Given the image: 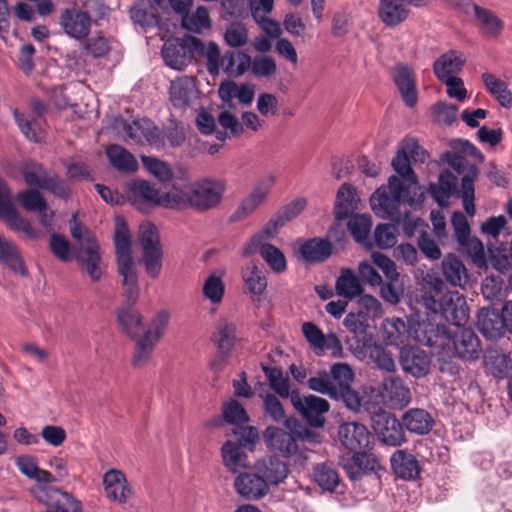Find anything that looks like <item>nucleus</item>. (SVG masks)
Here are the masks:
<instances>
[{
  "label": "nucleus",
  "mask_w": 512,
  "mask_h": 512,
  "mask_svg": "<svg viewBox=\"0 0 512 512\" xmlns=\"http://www.w3.org/2000/svg\"><path fill=\"white\" fill-rule=\"evenodd\" d=\"M416 161V139L405 138L399 146L392 167L395 175L381 185L370 197V205L374 214L381 219L403 224V232L412 237L416 232V202L412 195V186L416 184V174L411 162Z\"/></svg>",
  "instance_id": "1"
},
{
  "label": "nucleus",
  "mask_w": 512,
  "mask_h": 512,
  "mask_svg": "<svg viewBox=\"0 0 512 512\" xmlns=\"http://www.w3.org/2000/svg\"><path fill=\"white\" fill-rule=\"evenodd\" d=\"M117 321L123 333L132 339H136V348L132 359L133 366H144L151 358L156 343L160 340L168 326V313H158L143 336H140L141 316L133 307L126 306L120 308L117 311Z\"/></svg>",
  "instance_id": "2"
},
{
  "label": "nucleus",
  "mask_w": 512,
  "mask_h": 512,
  "mask_svg": "<svg viewBox=\"0 0 512 512\" xmlns=\"http://www.w3.org/2000/svg\"><path fill=\"white\" fill-rule=\"evenodd\" d=\"M418 344L431 349L430 355L418 349V378L429 372L433 356L439 362L447 363L450 352L445 347L451 344V331L443 323V317L439 313L428 311L426 319H418Z\"/></svg>",
  "instance_id": "3"
},
{
  "label": "nucleus",
  "mask_w": 512,
  "mask_h": 512,
  "mask_svg": "<svg viewBox=\"0 0 512 512\" xmlns=\"http://www.w3.org/2000/svg\"><path fill=\"white\" fill-rule=\"evenodd\" d=\"M338 436L341 444L353 453L355 467L347 468V474L352 480L361 478L366 471L374 470L377 461L373 455L365 452L370 447L372 436L363 424L343 423L339 426Z\"/></svg>",
  "instance_id": "4"
},
{
  "label": "nucleus",
  "mask_w": 512,
  "mask_h": 512,
  "mask_svg": "<svg viewBox=\"0 0 512 512\" xmlns=\"http://www.w3.org/2000/svg\"><path fill=\"white\" fill-rule=\"evenodd\" d=\"M70 232L73 239L77 241L75 257L81 269L92 281H99L102 276L99 245L90 231L79 222L76 213L70 220Z\"/></svg>",
  "instance_id": "5"
},
{
  "label": "nucleus",
  "mask_w": 512,
  "mask_h": 512,
  "mask_svg": "<svg viewBox=\"0 0 512 512\" xmlns=\"http://www.w3.org/2000/svg\"><path fill=\"white\" fill-rule=\"evenodd\" d=\"M138 239L142 250L141 263L145 273L151 279H157L163 268L164 251L157 227L144 222L139 227Z\"/></svg>",
  "instance_id": "6"
},
{
  "label": "nucleus",
  "mask_w": 512,
  "mask_h": 512,
  "mask_svg": "<svg viewBox=\"0 0 512 512\" xmlns=\"http://www.w3.org/2000/svg\"><path fill=\"white\" fill-rule=\"evenodd\" d=\"M225 179L205 177L191 183L192 208L199 212H206L217 208L226 192Z\"/></svg>",
  "instance_id": "7"
},
{
  "label": "nucleus",
  "mask_w": 512,
  "mask_h": 512,
  "mask_svg": "<svg viewBox=\"0 0 512 512\" xmlns=\"http://www.w3.org/2000/svg\"><path fill=\"white\" fill-rule=\"evenodd\" d=\"M366 410L371 414L372 428L379 439L390 446H398L404 440V431L399 420L378 404L367 403Z\"/></svg>",
  "instance_id": "8"
},
{
  "label": "nucleus",
  "mask_w": 512,
  "mask_h": 512,
  "mask_svg": "<svg viewBox=\"0 0 512 512\" xmlns=\"http://www.w3.org/2000/svg\"><path fill=\"white\" fill-rule=\"evenodd\" d=\"M0 219L12 231L22 233L26 238L35 240L39 233L32 227L30 221L22 216L13 204L12 195L7 183L0 177Z\"/></svg>",
  "instance_id": "9"
},
{
  "label": "nucleus",
  "mask_w": 512,
  "mask_h": 512,
  "mask_svg": "<svg viewBox=\"0 0 512 512\" xmlns=\"http://www.w3.org/2000/svg\"><path fill=\"white\" fill-rule=\"evenodd\" d=\"M311 435H295L278 427H268L264 432V442L270 451L277 452L284 458L301 457L300 444Z\"/></svg>",
  "instance_id": "10"
},
{
  "label": "nucleus",
  "mask_w": 512,
  "mask_h": 512,
  "mask_svg": "<svg viewBox=\"0 0 512 512\" xmlns=\"http://www.w3.org/2000/svg\"><path fill=\"white\" fill-rule=\"evenodd\" d=\"M409 401V389L399 378L392 377L384 379L378 390L372 391V395L367 397V403L383 404L392 409H402Z\"/></svg>",
  "instance_id": "11"
},
{
  "label": "nucleus",
  "mask_w": 512,
  "mask_h": 512,
  "mask_svg": "<svg viewBox=\"0 0 512 512\" xmlns=\"http://www.w3.org/2000/svg\"><path fill=\"white\" fill-rule=\"evenodd\" d=\"M302 333L310 348L317 356H323L327 351L332 358L344 356L341 340L334 333L324 334L322 330L312 322L302 324Z\"/></svg>",
  "instance_id": "12"
},
{
  "label": "nucleus",
  "mask_w": 512,
  "mask_h": 512,
  "mask_svg": "<svg viewBox=\"0 0 512 512\" xmlns=\"http://www.w3.org/2000/svg\"><path fill=\"white\" fill-rule=\"evenodd\" d=\"M291 404L312 427H322L325 422L324 414L329 411L327 400L315 396H302L298 390L291 392Z\"/></svg>",
  "instance_id": "13"
},
{
  "label": "nucleus",
  "mask_w": 512,
  "mask_h": 512,
  "mask_svg": "<svg viewBox=\"0 0 512 512\" xmlns=\"http://www.w3.org/2000/svg\"><path fill=\"white\" fill-rule=\"evenodd\" d=\"M450 353L447 355V362L452 357L466 361H474L480 357L482 347L476 333L471 329H461L456 333L451 332V344L445 347Z\"/></svg>",
  "instance_id": "14"
},
{
  "label": "nucleus",
  "mask_w": 512,
  "mask_h": 512,
  "mask_svg": "<svg viewBox=\"0 0 512 512\" xmlns=\"http://www.w3.org/2000/svg\"><path fill=\"white\" fill-rule=\"evenodd\" d=\"M92 19L90 15L78 8H66L59 16V25L70 38L85 40L90 33Z\"/></svg>",
  "instance_id": "15"
},
{
  "label": "nucleus",
  "mask_w": 512,
  "mask_h": 512,
  "mask_svg": "<svg viewBox=\"0 0 512 512\" xmlns=\"http://www.w3.org/2000/svg\"><path fill=\"white\" fill-rule=\"evenodd\" d=\"M128 200L142 212H146L148 206H161L159 190L142 179H134L128 183Z\"/></svg>",
  "instance_id": "16"
},
{
  "label": "nucleus",
  "mask_w": 512,
  "mask_h": 512,
  "mask_svg": "<svg viewBox=\"0 0 512 512\" xmlns=\"http://www.w3.org/2000/svg\"><path fill=\"white\" fill-rule=\"evenodd\" d=\"M427 311L439 313L445 321L460 327L465 324L469 318L468 309L463 299L457 297L454 302L453 297L444 298V301H436L434 299L427 300Z\"/></svg>",
  "instance_id": "17"
},
{
  "label": "nucleus",
  "mask_w": 512,
  "mask_h": 512,
  "mask_svg": "<svg viewBox=\"0 0 512 512\" xmlns=\"http://www.w3.org/2000/svg\"><path fill=\"white\" fill-rule=\"evenodd\" d=\"M354 355L360 359H370L376 366L386 372H393L395 370V363L392 355L382 345L373 342L372 338H365L363 341H358L357 346L354 348Z\"/></svg>",
  "instance_id": "18"
},
{
  "label": "nucleus",
  "mask_w": 512,
  "mask_h": 512,
  "mask_svg": "<svg viewBox=\"0 0 512 512\" xmlns=\"http://www.w3.org/2000/svg\"><path fill=\"white\" fill-rule=\"evenodd\" d=\"M234 488L237 494L246 500H259L266 496L269 487L258 472L239 473L234 480Z\"/></svg>",
  "instance_id": "19"
},
{
  "label": "nucleus",
  "mask_w": 512,
  "mask_h": 512,
  "mask_svg": "<svg viewBox=\"0 0 512 512\" xmlns=\"http://www.w3.org/2000/svg\"><path fill=\"white\" fill-rule=\"evenodd\" d=\"M466 58L460 51L449 50L442 54L433 65V71L439 81L455 82V77L465 65Z\"/></svg>",
  "instance_id": "20"
},
{
  "label": "nucleus",
  "mask_w": 512,
  "mask_h": 512,
  "mask_svg": "<svg viewBox=\"0 0 512 512\" xmlns=\"http://www.w3.org/2000/svg\"><path fill=\"white\" fill-rule=\"evenodd\" d=\"M274 181V177H270L265 185L259 184L254 187L252 191L242 199L239 206L231 215V220L234 222L242 221L254 213L265 202Z\"/></svg>",
  "instance_id": "21"
},
{
  "label": "nucleus",
  "mask_w": 512,
  "mask_h": 512,
  "mask_svg": "<svg viewBox=\"0 0 512 512\" xmlns=\"http://www.w3.org/2000/svg\"><path fill=\"white\" fill-rule=\"evenodd\" d=\"M393 81L405 105L413 108L416 105V82L413 68L397 63L394 66Z\"/></svg>",
  "instance_id": "22"
},
{
  "label": "nucleus",
  "mask_w": 512,
  "mask_h": 512,
  "mask_svg": "<svg viewBox=\"0 0 512 512\" xmlns=\"http://www.w3.org/2000/svg\"><path fill=\"white\" fill-rule=\"evenodd\" d=\"M192 46L179 39L167 41L161 50L165 64L175 70L184 69L192 60Z\"/></svg>",
  "instance_id": "23"
},
{
  "label": "nucleus",
  "mask_w": 512,
  "mask_h": 512,
  "mask_svg": "<svg viewBox=\"0 0 512 512\" xmlns=\"http://www.w3.org/2000/svg\"><path fill=\"white\" fill-rule=\"evenodd\" d=\"M123 129L127 137L137 144L158 145L160 142L159 130L149 119L142 118L125 123Z\"/></svg>",
  "instance_id": "24"
},
{
  "label": "nucleus",
  "mask_w": 512,
  "mask_h": 512,
  "mask_svg": "<svg viewBox=\"0 0 512 512\" xmlns=\"http://www.w3.org/2000/svg\"><path fill=\"white\" fill-rule=\"evenodd\" d=\"M197 93L194 78L182 76L171 82L169 97L174 107L184 109L196 99Z\"/></svg>",
  "instance_id": "25"
},
{
  "label": "nucleus",
  "mask_w": 512,
  "mask_h": 512,
  "mask_svg": "<svg viewBox=\"0 0 512 512\" xmlns=\"http://www.w3.org/2000/svg\"><path fill=\"white\" fill-rule=\"evenodd\" d=\"M103 486L107 498L120 504L126 503L132 494L126 477L120 470L107 471L103 476Z\"/></svg>",
  "instance_id": "26"
},
{
  "label": "nucleus",
  "mask_w": 512,
  "mask_h": 512,
  "mask_svg": "<svg viewBox=\"0 0 512 512\" xmlns=\"http://www.w3.org/2000/svg\"><path fill=\"white\" fill-rule=\"evenodd\" d=\"M413 0H379L378 16L389 27L404 22L410 12L409 6Z\"/></svg>",
  "instance_id": "27"
},
{
  "label": "nucleus",
  "mask_w": 512,
  "mask_h": 512,
  "mask_svg": "<svg viewBox=\"0 0 512 512\" xmlns=\"http://www.w3.org/2000/svg\"><path fill=\"white\" fill-rule=\"evenodd\" d=\"M255 471L265 479L268 487L279 485L288 476L289 469L286 463L276 456H266L255 463Z\"/></svg>",
  "instance_id": "28"
},
{
  "label": "nucleus",
  "mask_w": 512,
  "mask_h": 512,
  "mask_svg": "<svg viewBox=\"0 0 512 512\" xmlns=\"http://www.w3.org/2000/svg\"><path fill=\"white\" fill-rule=\"evenodd\" d=\"M114 245L117 259V267L136 264L132 256L131 235L120 217L115 220Z\"/></svg>",
  "instance_id": "29"
},
{
  "label": "nucleus",
  "mask_w": 512,
  "mask_h": 512,
  "mask_svg": "<svg viewBox=\"0 0 512 512\" xmlns=\"http://www.w3.org/2000/svg\"><path fill=\"white\" fill-rule=\"evenodd\" d=\"M31 495L40 503L49 507L72 504L74 510L78 507V500L70 493L49 485H34L30 488Z\"/></svg>",
  "instance_id": "30"
},
{
  "label": "nucleus",
  "mask_w": 512,
  "mask_h": 512,
  "mask_svg": "<svg viewBox=\"0 0 512 512\" xmlns=\"http://www.w3.org/2000/svg\"><path fill=\"white\" fill-rule=\"evenodd\" d=\"M477 327L484 337L490 340L502 338L506 332L501 315L495 309L481 308L477 315Z\"/></svg>",
  "instance_id": "31"
},
{
  "label": "nucleus",
  "mask_w": 512,
  "mask_h": 512,
  "mask_svg": "<svg viewBox=\"0 0 512 512\" xmlns=\"http://www.w3.org/2000/svg\"><path fill=\"white\" fill-rule=\"evenodd\" d=\"M190 42L193 50L206 60V69L209 75L212 77L218 76L222 64V55L218 45L213 41L205 44L197 37H191Z\"/></svg>",
  "instance_id": "32"
},
{
  "label": "nucleus",
  "mask_w": 512,
  "mask_h": 512,
  "mask_svg": "<svg viewBox=\"0 0 512 512\" xmlns=\"http://www.w3.org/2000/svg\"><path fill=\"white\" fill-rule=\"evenodd\" d=\"M456 188V176L449 170H445L439 174L438 183L430 185V193L440 207L446 208L450 205V197L456 191Z\"/></svg>",
  "instance_id": "33"
},
{
  "label": "nucleus",
  "mask_w": 512,
  "mask_h": 512,
  "mask_svg": "<svg viewBox=\"0 0 512 512\" xmlns=\"http://www.w3.org/2000/svg\"><path fill=\"white\" fill-rule=\"evenodd\" d=\"M355 189L348 183H343L337 191L334 205V216L338 221L344 220L357 208Z\"/></svg>",
  "instance_id": "34"
},
{
  "label": "nucleus",
  "mask_w": 512,
  "mask_h": 512,
  "mask_svg": "<svg viewBox=\"0 0 512 512\" xmlns=\"http://www.w3.org/2000/svg\"><path fill=\"white\" fill-rule=\"evenodd\" d=\"M300 254L306 262H323L331 256L332 245L326 239L312 238L300 246Z\"/></svg>",
  "instance_id": "35"
},
{
  "label": "nucleus",
  "mask_w": 512,
  "mask_h": 512,
  "mask_svg": "<svg viewBox=\"0 0 512 512\" xmlns=\"http://www.w3.org/2000/svg\"><path fill=\"white\" fill-rule=\"evenodd\" d=\"M0 263L21 276L27 275V269L16 245L0 234Z\"/></svg>",
  "instance_id": "36"
},
{
  "label": "nucleus",
  "mask_w": 512,
  "mask_h": 512,
  "mask_svg": "<svg viewBox=\"0 0 512 512\" xmlns=\"http://www.w3.org/2000/svg\"><path fill=\"white\" fill-rule=\"evenodd\" d=\"M221 63L228 77H239L250 68L251 57L243 51L228 50L222 55Z\"/></svg>",
  "instance_id": "37"
},
{
  "label": "nucleus",
  "mask_w": 512,
  "mask_h": 512,
  "mask_svg": "<svg viewBox=\"0 0 512 512\" xmlns=\"http://www.w3.org/2000/svg\"><path fill=\"white\" fill-rule=\"evenodd\" d=\"M381 329L387 345L400 347L409 338V330L405 322L397 317L384 320Z\"/></svg>",
  "instance_id": "38"
},
{
  "label": "nucleus",
  "mask_w": 512,
  "mask_h": 512,
  "mask_svg": "<svg viewBox=\"0 0 512 512\" xmlns=\"http://www.w3.org/2000/svg\"><path fill=\"white\" fill-rule=\"evenodd\" d=\"M119 275L122 277L123 296L126 306L133 307L139 297L138 273L136 264L117 267Z\"/></svg>",
  "instance_id": "39"
},
{
  "label": "nucleus",
  "mask_w": 512,
  "mask_h": 512,
  "mask_svg": "<svg viewBox=\"0 0 512 512\" xmlns=\"http://www.w3.org/2000/svg\"><path fill=\"white\" fill-rule=\"evenodd\" d=\"M110 164L121 172L132 173L138 168V163L132 153L118 144H111L106 149Z\"/></svg>",
  "instance_id": "40"
},
{
  "label": "nucleus",
  "mask_w": 512,
  "mask_h": 512,
  "mask_svg": "<svg viewBox=\"0 0 512 512\" xmlns=\"http://www.w3.org/2000/svg\"><path fill=\"white\" fill-rule=\"evenodd\" d=\"M13 116L23 135L34 142H41L45 137V119L27 117L18 110H14Z\"/></svg>",
  "instance_id": "41"
},
{
  "label": "nucleus",
  "mask_w": 512,
  "mask_h": 512,
  "mask_svg": "<svg viewBox=\"0 0 512 512\" xmlns=\"http://www.w3.org/2000/svg\"><path fill=\"white\" fill-rule=\"evenodd\" d=\"M336 294L347 300H352L363 293L360 279L354 275L351 269L343 268L335 284Z\"/></svg>",
  "instance_id": "42"
},
{
  "label": "nucleus",
  "mask_w": 512,
  "mask_h": 512,
  "mask_svg": "<svg viewBox=\"0 0 512 512\" xmlns=\"http://www.w3.org/2000/svg\"><path fill=\"white\" fill-rule=\"evenodd\" d=\"M242 279L246 290L253 296H261L267 288L266 271L254 263L248 264L242 270Z\"/></svg>",
  "instance_id": "43"
},
{
  "label": "nucleus",
  "mask_w": 512,
  "mask_h": 512,
  "mask_svg": "<svg viewBox=\"0 0 512 512\" xmlns=\"http://www.w3.org/2000/svg\"><path fill=\"white\" fill-rule=\"evenodd\" d=\"M473 11L481 31L486 36L496 38L502 33L504 23L494 12L479 5H473Z\"/></svg>",
  "instance_id": "44"
},
{
  "label": "nucleus",
  "mask_w": 512,
  "mask_h": 512,
  "mask_svg": "<svg viewBox=\"0 0 512 512\" xmlns=\"http://www.w3.org/2000/svg\"><path fill=\"white\" fill-rule=\"evenodd\" d=\"M482 80L485 88L502 107H511L512 92L506 82L488 72L482 74Z\"/></svg>",
  "instance_id": "45"
},
{
  "label": "nucleus",
  "mask_w": 512,
  "mask_h": 512,
  "mask_svg": "<svg viewBox=\"0 0 512 512\" xmlns=\"http://www.w3.org/2000/svg\"><path fill=\"white\" fill-rule=\"evenodd\" d=\"M391 466L395 475L403 480H411L416 475V457L405 450H397L391 456Z\"/></svg>",
  "instance_id": "46"
},
{
  "label": "nucleus",
  "mask_w": 512,
  "mask_h": 512,
  "mask_svg": "<svg viewBox=\"0 0 512 512\" xmlns=\"http://www.w3.org/2000/svg\"><path fill=\"white\" fill-rule=\"evenodd\" d=\"M212 341L221 355L228 356L236 342V325L227 321L219 322Z\"/></svg>",
  "instance_id": "47"
},
{
  "label": "nucleus",
  "mask_w": 512,
  "mask_h": 512,
  "mask_svg": "<svg viewBox=\"0 0 512 512\" xmlns=\"http://www.w3.org/2000/svg\"><path fill=\"white\" fill-rule=\"evenodd\" d=\"M443 275L452 286H464L468 275L464 264L454 255H448L442 262Z\"/></svg>",
  "instance_id": "48"
},
{
  "label": "nucleus",
  "mask_w": 512,
  "mask_h": 512,
  "mask_svg": "<svg viewBox=\"0 0 512 512\" xmlns=\"http://www.w3.org/2000/svg\"><path fill=\"white\" fill-rule=\"evenodd\" d=\"M161 206L169 209L192 208L191 184L185 189L173 185L169 192L161 195Z\"/></svg>",
  "instance_id": "49"
},
{
  "label": "nucleus",
  "mask_w": 512,
  "mask_h": 512,
  "mask_svg": "<svg viewBox=\"0 0 512 512\" xmlns=\"http://www.w3.org/2000/svg\"><path fill=\"white\" fill-rule=\"evenodd\" d=\"M372 227V220L369 215H351L347 222V228L357 243L371 246L368 235Z\"/></svg>",
  "instance_id": "50"
},
{
  "label": "nucleus",
  "mask_w": 512,
  "mask_h": 512,
  "mask_svg": "<svg viewBox=\"0 0 512 512\" xmlns=\"http://www.w3.org/2000/svg\"><path fill=\"white\" fill-rule=\"evenodd\" d=\"M461 151H448L441 156V160L446 162L454 171L463 177L470 176L471 182H474L479 175V169L468 163V161L461 155Z\"/></svg>",
  "instance_id": "51"
},
{
  "label": "nucleus",
  "mask_w": 512,
  "mask_h": 512,
  "mask_svg": "<svg viewBox=\"0 0 512 512\" xmlns=\"http://www.w3.org/2000/svg\"><path fill=\"white\" fill-rule=\"evenodd\" d=\"M259 254L275 273H282L287 269V262L282 251L269 243L253 244Z\"/></svg>",
  "instance_id": "52"
},
{
  "label": "nucleus",
  "mask_w": 512,
  "mask_h": 512,
  "mask_svg": "<svg viewBox=\"0 0 512 512\" xmlns=\"http://www.w3.org/2000/svg\"><path fill=\"white\" fill-rule=\"evenodd\" d=\"M238 443L227 441L222 446L223 463L227 469L236 473L240 468L245 467L246 455Z\"/></svg>",
  "instance_id": "53"
},
{
  "label": "nucleus",
  "mask_w": 512,
  "mask_h": 512,
  "mask_svg": "<svg viewBox=\"0 0 512 512\" xmlns=\"http://www.w3.org/2000/svg\"><path fill=\"white\" fill-rule=\"evenodd\" d=\"M315 482L323 489L333 492L339 484V475L335 468L326 463L317 464L313 470Z\"/></svg>",
  "instance_id": "54"
},
{
  "label": "nucleus",
  "mask_w": 512,
  "mask_h": 512,
  "mask_svg": "<svg viewBox=\"0 0 512 512\" xmlns=\"http://www.w3.org/2000/svg\"><path fill=\"white\" fill-rule=\"evenodd\" d=\"M21 174L25 183L30 187H38L42 189L43 182L49 178L51 173H48L42 164L34 161L25 162L21 169Z\"/></svg>",
  "instance_id": "55"
},
{
  "label": "nucleus",
  "mask_w": 512,
  "mask_h": 512,
  "mask_svg": "<svg viewBox=\"0 0 512 512\" xmlns=\"http://www.w3.org/2000/svg\"><path fill=\"white\" fill-rule=\"evenodd\" d=\"M458 107L438 101L430 107L431 120L439 125L451 126L457 119Z\"/></svg>",
  "instance_id": "56"
},
{
  "label": "nucleus",
  "mask_w": 512,
  "mask_h": 512,
  "mask_svg": "<svg viewBox=\"0 0 512 512\" xmlns=\"http://www.w3.org/2000/svg\"><path fill=\"white\" fill-rule=\"evenodd\" d=\"M343 324L352 334L362 336V341L365 338H372L367 335L370 325L367 312H364L363 310H360L357 313L350 312L347 314Z\"/></svg>",
  "instance_id": "57"
},
{
  "label": "nucleus",
  "mask_w": 512,
  "mask_h": 512,
  "mask_svg": "<svg viewBox=\"0 0 512 512\" xmlns=\"http://www.w3.org/2000/svg\"><path fill=\"white\" fill-rule=\"evenodd\" d=\"M182 26L191 32L199 33L210 27V18L205 7L200 6L193 13L182 16Z\"/></svg>",
  "instance_id": "58"
},
{
  "label": "nucleus",
  "mask_w": 512,
  "mask_h": 512,
  "mask_svg": "<svg viewBox=\"0 0 512 512\" xmlns=\"http://www.w3.org/2000/svg\"><path fill=\"white\" fill-rule=\"evenodd\" d=\"M222 416L225 422L236 426L244 425L249 422V416L244 407L234 399L223 404Z\"/></svg>",
  "instance_id": "59"
},
{
  "label": "nucleus",
  "mask_w": 512,
  "mask_h": 512,
  "mask_svg": "<svg viewBox=\"0 0 512 512\" xmlns=\"http://www.w3.org/2000/svg\"><path fill=\"white\" fill-rule=\"evenodd\" d=\"M145 168L160 182L166 183L172 180L173 172L169 164L151 156H141Z\"/></svg>",
  "instance_id": "60"
},
{
  "label": "nucleus",
  "mask_w": 512,
  "mask_h": 512,
  "mask_svg": "<svg viewBox=\"0 0 512 512\" xmlns=\"http://www.w3.org/2000/svg\"><path fill=\"white\" fill-rule=\"evenodd\" d=\"M329 375L336 391L352 385L355 376L352 368L347 363H334L330 367Z\"/></svg>",
  "instance_id": "61"
},
{
  "label": "nucleus",
  "mask_w": 512,
  "mask_h": 512,
  "mask_svg": "<svg viewBox=\"0 0 512 512\" xmlns=\"http://www.w3.org/2000/svg\"><path fill=\"white\" fill-rule=\"evenodd\" d=\"M374 243L380 249L393 247L397 242V228L394 224H379L374 231Z\"/></svg>",
  "instance_id": "62"
},
{
  "label": "nucleus",
  "mask_w": 512,
  "mask_h": 512,
  "mask_svg": "<svg viewBox=\"0 0 512 512\" xmlns=\"http://www.w3.org/2000/svg\"><path fill=\"white\" fill-rule=\"evenodd\" d=\"M203 295L212 304H219L225 293V285L220 276L209 275L203 284Z\"/></svg>",
  "instance_id": "63"
},
{
  "label": "nucleus",
  "mask_w": 512,
  "mask_h": 512,
  "mask_svg": "<svg viewBox=\"0 0 512 512\" xmlns=\"http://www.w3.org/2000/svg\"><path fill=\"white\" fill-rule=\"evenodd\" d=\"M487 364L495 377L504 378L509 373L511 358L507 353L495 350L489 354Z\"/></svg>",
  "instance_id": "64"
}]
</instances>
